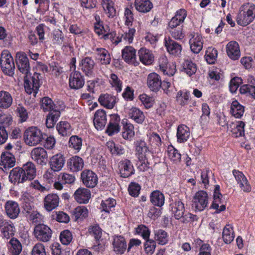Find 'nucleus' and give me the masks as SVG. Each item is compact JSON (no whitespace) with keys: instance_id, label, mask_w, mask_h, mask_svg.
I'll return each mask as SVG.
<instances>
[{"instance_id":"f257e3e1","label":"nucleus","mask_w":255,"mask_h":255,"mask_svg":"<svg viewBox=\"0 0 255 255\" xmlns=\"http://www.w3.org/2000/svg\"><path fill=\"white\" fill-rule=\"evenodd\" d=\"M40 108L44 112H49L47 116L45 124L49 128H53L60 116V109L56 106L51 99L48 97H44L41 100Z\"/></svg>"},{"instance_id":"f03ea898","label":"nucleus","mask_w":255,"mask_h":255,"mask_svg":"<svg viewBox=\"0 0 255 255\" xmlns=\"http://www.w3.org/2000/svg\"><path fill=\"white\" fill-rule=\"evenodd\" d=\"M255 18V4L252 2H246L239 8L236 17L237 23L243 26L250 24Z\"/></svg>"},{"instance_id":"7ed1b4c3","label":"nucleus","mask_w":255,"mask_h":255,"mask_svg":"<svg viewBox=\"0 0 255 255\" xmlns=\"http://www.w3.org/2000/svg\"><path fill=\"white\" fill-rule=\"evenodd\" d=\"M45 133L36 126H31L26 128L23 135L25 144L29 146H36L41 144L44 139Z\"/></svg>"},{"instance_id":"20e7f679","label":"nucleus","mask_w":255,"mask_h":255,"mask_svg":"<svg viewBox=\"0 0 255 255\" xmlns=\"http://www.w3.org/2000/svg\"><path fill=\"white\" fill-rule=\"evenodd\" d=\"M0 64L2 72L9 76H13L15 65L13 59L8 50H3L1 53Z\"/></svg>"},{"instance_id":"39448f33","label":"nucleus","mask_w":255,"mask_h":255,"mask_svg":"<svg viewBox=\"0 0 255 255\" xmlns=\"http://www.w3.org/2000/svg\"><path fill=\"white\" fill-rule=\"evenodd\" d=\"M209 204V197L206 192L201 190L196 192L192 200V207L195 211L204 210Z\"/></svg>"},{"instance_id":"423d86ee","label":"nucleus","mask_w":255,"mask_h":255,"mask_svg":"<svg viewBox=\"0 0 255 255\" xmlns=\"http://www.w3.org/2000/svg\"><path fill=\"white\" fill-rule=\"evenodd\" d=\"M39 75L34 74L33 76L28 78V75L24 77V88L28 94H33L35 97L40 87Z\"/></svg>"},{"instance_id":"0eeeda50","label":"nucleus","mask_w":255,"mask_h":255,"mask_svg":"<svg viewBox=\"0 0 255 255\" xmlns=\"http://www.w3.org/2000/svg\"><path fill=\"white\" fill-rule=\"evenodd\" d=\"M33 234L37 240L47 242L51 237L52 231L48 226L39 224L34 227Z\"/></svg>"},{"instance_id":"6e6552de","label":"nucleus","mask_w":255,"mask_h":255,"mask_svg":"<svg viewBox=\"0 0 255 255\" xmlns=\"http://www.w3.org/2000/svg\"><path fill=\"white\" fill-rule=\"evenodd\" d=\"M16 62L19 71L25 75L30 73V65L27 55L24 52H17L16 54Z\"/></svg>"},{"instance_id":"1a4fd4ad","label":"nucleus","mask_w":255,"mask_h":255,"mask_svg":"<svg viewBox=\"0 0 255 255\" xmlns=\"http://www.w3.org/2000/svg\"><path fill=\"white\" fill-rule=\"evenodd\" d=\"M135 155L139 161H144L152 156L151 151L148 149L145 141H137L135 143Z\"/></svg>"},{"instance_id":"9d476101","label":"nucleus","mask_w":255,"mask_h":255,"mask_svg":"<svg viewBox=\"0 0 255 255\" xmlns=\"http://www.w3.org/2000/svg\"><path fill=\"white\" fill-rule=\"evenodd\" d=\"M85 84L84 76L78 71L71 72L69 78V85L71 89L78 90L82 88Z\"/></svg>"},{"instance_id":"9b49d317","label":"nucleus","mask_w":255,"mask_h":255,"mask_svg":"<svg viewBox=\"0 0 255 255\" xmlns=\"http://www.w3.org/2000/svg\"><path fill=\"white\" fill-rule=\"evenodd\" d=\"M51 41L55 46H61L63 50H65L69 46L68 41L63 32L59 29L55 30L52 33Z\"/></svg>"},{"instance_id":"f8f14e48","label":"nucleus","mask_w":255,"mask_h":255,"mask_svg":"<svg viewBox=\"0 0 255 255\" xmlns=\"http://www.w3.org/2000/svg\"><path fill=\"white\" fill-rule=\"evenodd\" d=\"M189 44L191 51L195 54H198L203 47V38L198 33H192L190 34Z\"/></svg>"},{"instance_id":"ddd939ff","label":"nucleus","mask_w":255,"mask_h":255,"mask_svg":"<svg viewBox=\"0 0 255 255\" xmlns=\"http://www.w3.org/2000/svg\"><path fill=\"white\" fill-rule=\"evenodd\" d=\"M81 178L84 185L88 188H94L98 183L97 175L90 170H83L81 174Z\"/></svg>"},{"instance_id":"4468645a","label":"nucleus","mask_w":255,"mask_h":255,"mask_svg":"<svg viewBox=\"0 0 255 255\" xmlns=\"http://www.w3.org/2000/svg\"><path fill=\"white\" fill-rule=\"evenodd\" d=\"M31 158L40 165H43L46 163L48 158L47 151L41 147L33 148L30 152Z\"/></svg>"},{"instance_id":"2eb2a0df","label":"nucleus","mask_w":255,"mask_h":255,"mask_svg":"<svg viewBox=\"0 0 255 255\" xmlns=\"http://www.w3.org/2000/svg\"><path fill=\"white\" fill-rule=\"evenodd\" d=\"M122 57L128 64L136 65L138 62L136 60V50L130 46H126L122 51Z\"/></svg>"},{"instance_id":"dca6fc26","label":"nucleus","mask_w":255,"mask_h":255,"mask_svg":"<svg viewBox=\"0 0 255 255\" xmlns=\"http://www.w3.org/2000/svg\"><path fill=\"white\" fill-rule=\"evenodd\" d=\"M233 174L242 190L246 192H249L251 191V186L242 172L234 169L233 170Z\"/></svg>"},{"instance_id":"f3484780","label":"nucleus","mask_w":255,"mask_h":255,"mask_svg":"<svg viewBox=\"0 0 255 255\" xmlns=\"http://www.w3.org/2000/svg\"><path fill=\"white\" fill-rule=\"evenodd\" d=\"M213 196L214 200L211 206L212 208L216 210V213L225 211L226 206L222 201V195L220 193V186L219 185L215 186Z\"/></svg>"},{"instance_id":"a211bd4d","label":"nucleus","mask_w":255,"mask_h":255,"mask_svg":"<svg viewBox=\"0 0 255 255\" xmlns=\"http://www.w3.org/2000/svg\"><path fill=\"white\" fill-rule=\"evenodd\" d=\"M22 207L25 213L33 215V217L40 216V214L33 211V203L32 201V198L28 193H24L20 198Z\"/></svg>"},{"instance_id":"6ab92c4d","label":"nucleus","mask_w":255,"mask_h":255,"mask_svg":"<svg viewBox=\"0 0 255 255\" xmlns=\"http://www.w3.org/2000/svg\"><path fill=\"white\" fill-rule=\"evenodd\" d=\"M120 117L117 114L111 116V119L106 129V133L110 136H112L120 131Z\"/></svg>"},{"instance_id":"aec40b11","label":"nucleus","mask_w":255,"mask_h":255,"mask_svg":"<svg viewBox=\"0 0 255 255\" xmlns=\"http://www.w3.org/2000/svg\"><path fill=\"white\" fill-rule=\"evenodd\" d=\"M93 123L98 130H101L105 128L107 123V115L104 110H98L95 112Z\"/></svg>"},{"instance_id":"412c9836","label":"nucleus","mask_w":255,"mask_h":255,"mask_svg":"<svg viewBox=\"0 0 255 255\" xmlns=\"http://www.w3.org/2000/svg\"><path fill=\"white\" fill-rule=\"evenodd\" d=\"M119 169L121 177L127 178L134 174V169L131 162L128 159L121 161Z\"/></svg>"},{"instance_id":"4be33fe9","label":"nucleus","mask_w":255,"mask_h":255,"mask_svg":"<svg viewBox=\"0 0 255 255\" xmlns=\"http://www.w3.org/2000/svg\"><path fill=\"white\" fill-rule=\"evenodd\" d=\"M164 45L170 54L176 56L180 55L182 49L181 45L171 38H164Z\"/></svg>"},{"instance_id":"5701e85b","label":"nucleus","mask_w":255,"mask_h":255,"mask_svg":"<svg viewBox=\"0 0 255 255\" xmlns=\"http://www.w3.org/2000/svg\"><path fill=\"white\" fill-rule=\"evenodd\" d=\"M43 202L45 210L47 211L50 212L58 206L59 198L56 194H48L45 197Z\"/></svg>"},{"instance_id":"b1692460","label":"nucleus","mask_w":255,"mask_h":255,"mask_svg":"<svg viewBox=\"0 0 255 255\" xmlns=\"http://www.w3.org/2000/svg\"><path fill=\"white\" fill-rule=\"evenodd\" d=\"M162 81L160 76L156 73H150L147 78V85L150 90L156 92L161 88Z\"/></svg>"},{"instance_id":"393cba45","label":"nucleus","mask_w":255,"mask_h":255,"mask_svg":"<svg viewBox=\"0 0 255 255\" xmlns=\"http://www.w3.org/2000/svg\"><path fill=\"white\" fill-rule=\"evenodd\" d=\"M170 211L172 216L177 220L182 218L185 212L184 204L181 200H176L170 204Z\"/></svg>"},{"instance_id":"a878e982","label":"nucleus","mask_w":255,"mask_h":255,"mask_svg":"<svg viewBox=\"0 0 255 255\" xmlns=\"http://www.w3.org/2000/svg\"><path fill=\"white\" fill-rule=\"evenodd\" d=\"M65 164V158L61 153H57L50 157L49 161L50 168L55 171H60Z\"/></svg>"},{"instance_id":"bb28decb","label":"nucleus","mask_w":255,"mask_h":255,"mask_svg":"<svg viewBox=\"0 0 255 255\" xmlns=\"http://www.w3.org/2000/svg\"><path fill=\"white\" fill-rule=\"evenodd\" d=\"M74 197L78 203L86 204L91 198V192L86 188L80 187L75 191Z\"/></svg>"},{"instance_id":"cd10ccee","label":"nucleus","mask_w":255,"mask_h":255,"mask_svg":"<svg viewBox=\"0 0 255 255\" xmlns=\"http://www.w3.org/2000/svg\"><path fill=\"white\" fill-rule=\"evenodd\" d=\"M226 52L228 56L232 60H237L240 57L239 45L235 41H231L227 44Z\"/></svg>"},{"instance_id":"c85d7f7f","label":"nucleus","mask_w":255,"mask_h":255,"mask_svg":"<svg viewBox=\"0 0 255 255\" xmlns=\"http://www.w3.org/2000/svg\"><path fill=\"white\" fill-rule=\"evenodd\" d=\"M22 171V169L20 167L13 168L9 175V181L14 184H18L26 181V176L24 175Z\"/></svg>"},{"instance_id":"c756f323","label":"nucleus","mask_w":255,"mask_h":255,"mask_svg":"<svg viewBox=\"0 0 255 255\" xmlns=\"http://www.w3.org/2000/svg\"><path fill=\"white\" fill-rule=\"evenodd\" d=\"M5 212L11 219H15L20 212L19 205L17 202L13 201H7L4 205Z\"/></svg>"},{"instance_id":"7c9ffc66","label":"nucleus","mask_w":255,"mask_h":255,"mask_svg":"<svg viewBox=\"0 0 255 255\" xmlns=\"http://www.w3.org/2000/svg\"><path fill=\"white\" fill-rule=\"evenodd\" d=\"M123 137L128 140H131L135 135L134 128L132 124L128 122L127 119L123 120Z\"/></svg>"},{"instance_id":"2f4dec72","label":"nucleus","mask_w":255,"mask_h":255,"mask_svg":"<svg viewBox=\"0 0 255 255\" xmlns=\"http://www.w3.org/2000/svg\"><path fill=\"white\" fill-rule=\"evenodd\" d=\"M101 5L104 13L109 18L116 15L115 2L113 0H101Z\"/></svg>"},{"instance_id":"473e14b6","label":"nucleus","mask_w":255,"mask_h":255,"mask_svg":"<svg viewBox=\"0 0 255 255\" xmlns=\"http://www.w3.org/2000/svg\"><path fill=\"white\" fill-rule=\"evenodd\" d=\"M99 103L108 109H113L117 103L115 96L109 94H104L100 96L98 99Z\"/></svg>"},{"instance_id":"72a5a7b5","label":"nucleus","mask_w":255,"mask_h":255,"mask_svg":"<svg viewBox=\"0 0 255 255\" xmlns=\"http://www.w3.org/2000/svg\"><path fill=\"white\" fill-rule=\"evenodd\" d=\"M1 165L5 170L13 167L15 163L14 155L8 151L3 152L0 156Z\"/></svg>"},{"instance_id":"f704fd0d","label":"nucleus","mask_w":255,"mask_h":255,"mask_svg":"<svg viewBox=\"0 0 255 255\" xmlns=\"http://www.w3.org/2000/svg\"><path fill=\"white\" fill-rule=\"evenodd\" d=\"M95 65L94 60L89 57L83 58L80 63L81 70L87 76L91 75L93 74Z\"/></svg>"},{"instance_id":"c9c22d12","label":"nucleus","mask_w":255,"mask_h":255,"mask_svg":"<svg viewBox=\"0 0 255 255\" xmlns=\"http://www.w3.org/2000/svg\"><path fill=\"white\" fill-rule=\"evenodd\" d=\"M138 54L140 61L144 65H149L154 61V55L149 49L141 48L139 50Z\"/></svg>"},{"instance_id":"e433bc0d","label":"nucleus","mask_w":255,"mask_h":255,"mask_svg":"<svg viewBox=\"0 0 255 255\" xmlns=\"http://www.w3.org/2000/svg\"><path fill=\"white\" fill-rule=\"evenodd\" d=\"M95 51L97 60L102 65H108L111 62V58L108 51L103 48H97Z\"/></svg>"},{"instance_id":"4c0bfd02","label":"nucleus","mask_w":255,"mask_h":255,"mask_svg":"<svg viewBox=\"0 0 255 255\" xmlns=\"http://www.w3.org/2000/svg\"><path fill=\"white\" fill-rule=\"evenodd\" d=\"M113 246L114 252L119 255L124 254L127 247L125 238L121 236L114 238Z\"/></svg>"},{"instance_id":"58836bf2","label":"nucleus","mask_w":255,"mask_h":255,"mask_svg":"<svg viewBox=\"0 0 255 255\" xmlns=\"http://www.w3.org/2000/svg\"><path fill=\"white\" fill-rule=\"evenodd\" d=\"M135 32V29L134 28H129L128 31L119 33L117 36V44L120 42H124L125 44L132 43Z\"/></svg>"},{"instance_id":"ea45409f","label":"nucleus","mask_w":255,"mask_h":255,"mask_svg":"<svg viewBox=\"0 0 255 255\" xmlns=\"http://www.w3.org/2000/svg\"><path fill=\"white\" fill-rule=\"evenodd\" d=\"M134 5L136 10L141 13H147L153 7L150 0H134Z\"/></svg>"},{"instance_id":"a19ab883","label":"nucleus","mask_w":255,"mask_h":255,"mask_svg":"<svg viewBox=\"0 0 255 255\" xmlns=\"http://www.w3.org/2000/svg\"><path fill=\"white\" fill-rule=\"evenodd\" d=\"M176 135L178 142L186 141L190 135L189 128L185 125H179L177 128Z\"/></svg>"},{"instance_id":"79ce46f5","label":"nucleus","mask_w":255,"mask_h":255,"mask_svg":"<svg viewBox=\"0 0 255 255\" xmlns=\"http://www.w3.org/2000/svg\"><path fill=\"white\" fill-rule=\"evenodd\" d=\"M68 166L72 172H77L82 169L84 166V161L82 158L74 156L69 160Z\"/></svg>"},{"instance_id":"37998d69","label":"nucleus","mask_w":255,"mask_h":255,"mask_svg":"<svg viewBox=\"0 0 255 255\" xmlns=\"http://www.w3.org/2000/svg\"><path fill=\"white\" fill-rule=\"evenodd\" d=\"M245 122L239 121L230 125L232 135L236 137L242 136L245 134Z\"/></svg>"},{"instance_id":"c03bdc74","label":"nucleus","mask_w":255,"mask_h":255,"mask_svg":"<svg viewBox=\"0 0 255 255\" xmlns=\"http://www.w3.org/2000/svg\"><path fill=\"white\" fill-rule=\"evenodd\" d=\"M154 241L160 245H165L169 241L168 233L162 229L155 230L153 231Z\"/></svg>"},{"instance_id":"a18cd8bd","label":"nucleus","mask_w":255,"mask_h":255,"mask_svg":"<svg viewBox=\"0 0 255 255\" xmlns=\"http://www.w3.org/2000/svg\"><path fill=\"white\" fill-rule=\"evenodd\" d=\"M245 112V107L238 101L234 100L230 107V113L236 118L240 119Z\"/></svg>"},{"instance_id":"49530a36","label":"nucleus","mask_w":255,"mask_h":255,"mask_svg":"<svg viewBox=\"0 0 255 255\" xmlns=\"http://www.w3.org/2000/svg\"><path fill=\"white\" fill-rule=\"evenodd\" d=\"M150 200L153 205L161 207L164 204V195L159 190L153 191L150 194Z\"/></svg>"},{"instance_id":"de8ad7c7","label":"nucleus","mask_w":255,"mask_h":255,"mask_svg":"<svg viewBox=\"0 0 255 255\" xmlns=\"http://www.w3.org/2000/svg\"><path fill=\"white\" fill-rule=\"evenodd\" d=\"M13 99L11 94L5 91H0V108L7 109L12 103Z\"/></svg>"},{"instance_id":"09e8293b","label":"nucleus","mask_w":255,"mask_h":255,"mask_svg":"<svg viewBox=\"0 0 255 255\" xmlns=\"http://www.w3.org/2000/svg\"><path fill=\"white\" fill-rule=\"evenodd\" d=\"M23 170L26 180H32L36 175V168L35 165L31 162H28L21 168Z\"/></svg>"},{"instance_id":"8fccbe9b","label":"nucleus","mask_w":255,"mask_h":255,"mask_svg":"<svg viewBox=\"0 0 255 255\" xmlns=\"http://www.w3.org/2000/svg\"><path fill=\"white\" fill-rule=\"evenodd\" d=\"M181 71L189 76H191L196 72L197 66L192 61L185 60L182 64Z\"/></svg>"},{"instance_id":"3c124183","label":"nucleus","mask_w":255,"mask_h":255,"mask_svg":"<svg viewBox=\"0 0 255 255\" xmlns=\"http://www.w3.org/2000/svg\"><path fill=\"white\" fill-rule=\"evenodd\" d=\"M129 117L135 123L141 124L145 119L143 113L137 108H132L129 111Z\"/></svg>"},{"instance_id":"603ef678","label":"nucleus","mask_w":255,"mask_h":255,"mask_svg":"<svg viewBox=\"0 0 255 255\" xmlns=\"http://www.w3.org/2000/svg\"><path fill=\"white\" fill-rule=\"evenodd\" d=\"M190 96V92L187 90H180L176 94V101L178 105L184 107L188 104Z\"/></svg>"},{"instance_id":"864d4df0","label":"nucleus","mask_w":255,"mask_h":255,"mask_svg":"<svg viewBox=\"0 0 255 255\" xmlns=\"http://www.w3.org/2000/svg\"><path fill=\"white\" fill-rule=\"evenodd\" d=\"M222 238L224 242L227 244H230L235 238L233 227L232 225H227L223 229Z\"/></svg>"},{"instance_id":"5fc2aeb1","label":"nucleus","mask_w":255,"mask_h":255,"mask_svg":"<svg viewBox=\"0 0 255 255\" xmlns=\"http://www.w3.org/2000/svg\"><path fill=\"white\" fill-rule=\"evenodd\" d=\"M167 156L175 164L179 163L181 159V155L172 145H169L167 150Z\"/></svg>"},{"instance_id":"6e6d98bb","label":"nucleus","mask_w":255,"mask_h":255,"mask_svg":"<svg viewBox=\"0 0 255 255\" xmlns=\"http://www.w3.org/2000/svg\"><path fill=\"white\" fill-rule=\"evenodd\" d=\"M15 227L13 224L5 222L1 227V233L3 238L9 239L14 236Z\"/></svg>"},{"instance_id":"4d7b16f0","label":"nucleus","mask_w":255,"mask_h":255,"mask_svg":"<svg viewBox=\"0 0 255 255\" xmlns=\"http://www.w3.org/2000/svg\"><path fill=\"white\" fill-rule=\"evenodd\" d=\"M58 133L62 136L71 134L72 128L70 124L67 121H61L56 126Z\"/></svg>"},{"instance_id":"13d9d810","label":"nucleus","mask_w":255,"mask_h":255,"mask_svg":"<svg viewBox=\"0 0 255 255\" xmlns=\"http://www.w3.org/2000/svg\"><path fill=\"white\" fill-rule=\"evenodd\" d=\"M72 215L75 218V220H82L88 216V210L86 207L79 206L73 210Z\"/></svg>"},{"instance_id":"bf43d9fd","label":"nucleus","mask_w":255,"mask_h":255,"mask_svg":"<svg viewBox=\"0 0 255 255\" xmlns=\"http://www.w3.org/2000/svg\"><path fill=\"white\" fill-rule=\"evenodd\" d=\"M82 146V139L77 135L71 136L69 140V147L75 150V153L80 151Z\"/></svg>"},{"instance_id":"052dcab7","label":"nucleus","mask_w":255,"mask_h":255,"mask_svg":"<svg viewBox=\"0 0 255 255\" xmlns=\"http://www.w3.org/2000/svg\"><path fill=\"white\" fill-rule=\"evenodd\" d=\"M106 146L112 154L122 155L125 153V149L122 145L116 144L113 141H108Z\"/></svg>"},{"instance_id":"680f3d73","label":"nucleus","mask_w":255,"mask_h":255,"mask_svg":"<svg viewBox=\"0 0 255 255\" xmlns=\"http://www.w3.org/2000/svg\"><path fill=\"white\" fill-rule=\"evenodd\" d=\"M116 203V201L112 198L102 200L101 204L102 211L109 213L114 209Z\"/></svg>"},{"instance_id":"e2e57ef3","label":"nucleus","mask_w":255,"mask_h":255,"mask_svg":"<svg viewBox=\"0 0 255 255\" xmlns=\"http://www.w3.org/2000/svg\"><path fill=\"white\" fill-rule=\"evenodd\" d=\"M148 141L150 144L154 148H159L162 145V140L160 136L156 132H151L148 135Z\"/></svg>"},{"instance_id":"0e129e2a","label":"nucleus","mask_w":255,"mask_h":255,"mask_svg":"<svg viewBox=\"0 0 255 255\" xmlns=\"http://www.w3.org/2000/svg\"><path fill=\"white\" fill-rule=\"evenodd\" d=\"M110 83L112 87L114 88L117 93H120L122 90V81L116 74L112 73L110 77Z\"/></svg>"},{"instance_id":"69168bd1","label":"nucleus","mask_w":255,"mask_h":255,"mask_svg":"<svg viewBox=\"0 0 255 255\" xmlns=\"http://www.w3.org/2000/svg\"><path fill=\"white\" fill-rule=\"evenodd\" d=\"M218 56L217 50L212 47H208L205 54V59L207 63L214 64Z\"/></svg>"},{"instance_id":"338daca9","label":"nucleus","mask_w":255,"mask_h":255,"mask_svg":"<svg viewBox=\"0 0 255 255\" xmlns=\"http://www.w3.org/2000/svg\"><path fill=\"white\" fill-rule=\"evenodd\" d=\"M17 116L20 123L26 122L28 119V113L26 109L20 105H18L16 109Z\"/></svg>"},{"instance_id":"774afa93","label":"nucleus","mask_w":255,"mask_h":255,"mask_svg":"<svg viewBox=\"0 0 255 255\" xmlns=\"http://www.w3.org/2000/svg\"><path fill=\"white\" fill-rule=\"evenodd\" d=\"M240 92L242 94L250 96L255 99V86L249 84L242 85L240 88Z\"/></svg>"}]
</instances>
